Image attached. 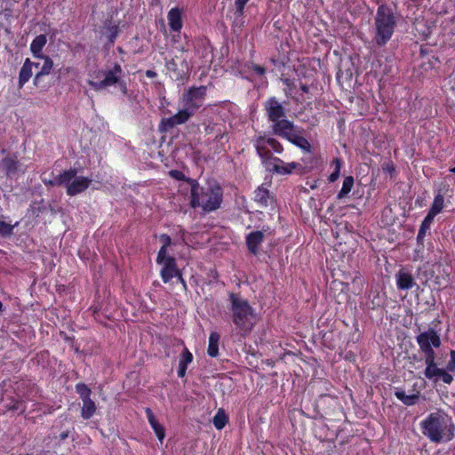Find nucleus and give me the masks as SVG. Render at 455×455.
<instances>
[{
    "mask_svg": "<svg viewBox=\"0 0 455 455\" xmlns=\"http://www.w3.org/2000/svg\"><path fill=\"white\" fill-rule=\"evenodd\" d=\"M206 92L207 87L204 85L191 86L185 91L180 99L182 108L172 116L162 118L159 131L168 132L174 127L188 123L204 105Z\"/></svg>",
    "mask_w": 455,
    "mask_h": 455,
    "instance_id": "1",
    "label": "nucleus"
},
{
    "mask_svg": "<svg viewBox=\"0 0 455 455\" xmlns=\"http://www.w3.org/2000/svg\"><path fill=\"white\" fill-rule=\"evenodd\" d=\"M228 300V309L230 320L237 334L245 338L252 331L258 322L257 312L249 300L238 293L229 292Z\"/></svg>",
    "mask_w": 455,
    "mask_h": 455,
    "instance_id": "2",
    "label": "nucleus"
},
{
    "mask_svg": "<svg viewBox=\"0 0 455 455\" xmlns=\"http://www.w3.org/2000/svg\"><path fill=\"white\" fill-rule=\"evenodd\" d=\"M423 434L432 442L450 441L454 435L451 418L442 410L432 412L421 422Z\"/></svg>",
    "mask_w": 455,
    "mask_h": 455,
    "instance_id": "3",
    "label": "nucleus"
},
{
    "mask_svg": "<svg viewBox=\"0 0 455 455\" xmlns=\"http://www.w3.org/2000/svg\"><path fill=\"white\" fill-rule=\"evenodd\" d=\"M417 342L421 352L424 354L427 365L424 375L427 379L435 380L442 370L437 367L435 353L433 349V347H439L441 346L440 337L434 329H428L427 331L421 332L417 336Z\"/></svg>",
    "mask_w": 455,
    "mask_h": 455,
    "instance_id": "4",
    "label": "nucleus"
},
{
    "mask_svg": "<svg viewBox=\"0 0 455 455\" xmlns=\"http://www.w3.org/2000/svg\"><path fill=\"white\" fill-rule=\"evenodd\" d=\"M376 43L384 45L392 36L395 26V19L392 10L387 5H380L378 8L376 18Z\"/></svg>",
    "mask_w": 455,
    "mask_h": 455,
    "instance_id": "5",
    "label": "nucleus"
},
{
    "mask_svg": "<svg viewBox=\"0 0 455 455\" xmlns=\"http://www.w3.org/2000/svg\"><path fill=\"white\" fill-rule=\"evenodd\" d=\"M263 111L267 120L271 124L274 135L279 132L282 124L292 123L287 119V109L275 96H271L263 102Z\"/></svg>",
    "mask_w": 455,
    "mask_h": 455,
    "instance_id": "6",
    "label": "nucleus"
},
{
    "mask_svg": "<svg viewBox=\"0 0 455 455\" xmlns=\"http://www.w3.org/2000/svg\"><path fill=\"white\" fill-rule=\"evenodd\" d=\"M198 204L192 208L202 207L204 212H213L220 207L223 200V189L219 184H214L207 188L200 187L196 192Z\"/></svg>",
    "mask_w": 455,
    "mask_h": 455,
    "instance_id": "7",
    "label": "nucleus"
},
{
    "mask_svg": "<svg viewBox=\"0 0 455 455\" xmlns=\"http://www.w3.org/2000/svg\"><path fill=\"white\" fill-rule=\"evenodd\" d=\"M295 128L293 122H285L284 124H282V127H280L279 132L275 135L288 140L304 151L310 152L311 145L309 141L300 134V132H297Z\"/></svg>",
    "mask_w": 455,
    "mask_h": 455,
    "instance_id": "8",
    "label": "nucleus"
},
{
    "mask_svg": "<svg viewBox=\"0 0 455 455\" xmlns=\"http://www.w3.org/2000/svg\"><path fill=\"white\" fill-rule=\"evenodd\" d=\"M123 69L120 64L115 63L113 68L104 72V78L100 82L88 80V84L95 91H100L107 87L112 86L119 83Z\"/></svg>",
    "mask_w": 455,
    "mask_h": 455,
    "instance_id": "9",
    "label": "nucleus"
},
{
    "mask_svg": "<svg viewBox=\"0 0 455 455\" xmlns=\"http://www.w3.org/2000/svg\"><path fill=\"white\" fill-rule=\"evenodd\" d=\"M165 67L173 81H183L188 76V64L186 60L178 57L166 61Z\"/></svg>",
    "mask_w": 455,
    "mask_h": 455,
    "instance_id": "10",
    "label": "nucleus"
},
{
    "mask_svg": "<svg viewBox=\"0 0 455 455\" xmlns=\"http://www.w3.org/2000/svg\"><path fill=\"white\" fill-rule=\"evenodd\" d=\"M266 136L259 135L253 140L255 150L259 156L261 163L269 168L272 165L273 156L271 151L266 147Z\"/></svg>",
    "mask_w": 455,
    "mask_h": 455,
    "instance_id": "11",
    "label": "nucleus"
},
{
    "mask_svg": "<svg viewBox=\"0 0 455 455\" xmlns=\"http://www.w3.org/2000/svg\"><path fill=\"white\" fill-rule=\"evenodd\" d=\"M169 175L172 179L179 181H186L188 184L191 186V200L190 205L195 206L198 204L196 192L198 190V181L195 179L186 177L183 172L180 170H171L169 171Z\"/></svg>",
    "mask_w": 455,
    "mask_h": 455,
    "instance_id": "12",
    "label": "nucleus"
},
{
    "mask_svg": "<svg viewBox=\"0 0 455 455\" xmlns=\"http://www.w3.org/2000/svg\"><path fill=\"white\" fill-rule=\"evenodd\" d=\"M3 406L6 411H19L23 414L26 411V403L18 396L5 394L2 398Z\"/></svg>",
    "mask_w": 455,
    "mask_h": 455,
    "instance_id": "13",
    "label": "nucleus"
},
{
    "mask_svg": "<svg viewBox=\"0 0 455 455\" xmlns=\"http://www.w3.org/2000/svg\"><path fill=\"white\" fill-rule=\"evenodd\" d=\"M300 164L295 162L284 163L281 158L275 156L272 160V165L267 168L270 172L280 174H291L295 169L299 167Z\"/></svg>",
    "mask_w": 455,
    "mask_h": 455,
    "instance_id": "14",
    "label": "nucleus"
},
{
    "mask_svg": "<svg viewBox=\"0 0 455 455\" xmlns=\"http://www.w3.org/2000/svg\"><path fill=\"white\" fill-rule=\"evenodd\" d=\"M163 267L160 270V276L164 283L171 282L180 271L176 259L174 257L168 258L166 262L161 264Z\"/></svg>",
    "mask_w": 455,
    "mask_h": 455,
    "instance_id": "15",
    "label": "nucleus"
},
{
    "mask_svg": "<svg viewBox=\"0 0 455 455\" xmlns=\"http://www.w3.org/2000/svg\"><path fill=\"white\" fill-rule=\"evenodd\" d=\"M92 180L84 176H76L67 188L66 193L69 196H75L84 192L91 185Z\"/></svg>",
    "mask_w": 455,
    "mask_h": 455,
    "instance_id": "16",
    "label": "nucleus"
},
{
    "mask_svg": "<svg viewBox=\"0 0 455 455\" xmlns=\"http://www.w3.org/2000/svg\"><path fill=\"white\" fill-rule=\"evenodd\" d=\"M265 235L263 231H252L246 235L245 244L250 253L257 255L260 244L264 242Z\"/></svg>",
    "mask_w": 455,
    "mask_h": 455,
    "instance_id": "17",
    "label": "nucleus"
},
{
    "mask_svg": "<svg viewBox=\"0 0 455 455\" xmlns=\"http://www.w3.org/2000/svg\"><path fill=\"white\" fill-rule=\"evenodd\" d=\"M168 24L171 31L180 32L183 26L182 12L179 7L172 8L167 14Z\"/></svg>",
    "mask_w": 455,
    "mask_h": 455,
    "instance_id": "18",
    "label": "nucleus"
},
{
    "mask_svg": "<svg viewBox=\"0 0 455 455\" xmlns=\"http://www.w3.org/2000/svg\"><path fill=\"white\" fill-rule=\"evenodd\" d=\"M2 167L6 176L15 175L20 168V161L16 154H10L1 161Z\"/></svg>",
    "mask_w": 455,
    "mask_h": 455,
    "instance_id": "19",
    "label": "nucleus"
},
{
    "mask_svg": "<svg viewBox=\"0 0 455 455\" xmlns=\"http://www.w3.org/2000/svg\"><path fill=\"white\" fill-rule=\"evenodd\" d=\"M145 413L151 428L155 432L157 439L162 443L165 437V429L164 426L158 422L150 408H146Z\"/></svg>",
    "mask_w": 455,
    "mask_h": 455,
    "instance_id": "20",
    "label": "nucleus"
},
{
    "mask_svg": "<svg viewBox=\"0 0 455 455\" xmlns=\"http://www.w3.org/2000/svg\"><path fill=\"white\" fill-rule=\"evenodd\" d=\"M40 63L32 62L29 59H26L19 74V88L21 89L27 82L31 78L32 68H38Z\"/></svg>",
    "mask_w": 455,
    "mask_h": 455,
    "instance_id": "21",
    "label": "nucleus"
},
{
    "mask_svg": "<svg viewBox=\"0 0 455 455\" xmlns=\"http://www.w3.org/2000/svg\"><path fill=\"white\" fill-rule=\"evenodd\" d=\"M253 194L254 201L262 208H267L273 202L269 190L263 185L258 187Z\"/></svg>",
    "mask_w": 455,
    "mask_h": 455,
    "instance_id": "22",
    "label": "nucleus"
},
{
    "mask_svg": "<svg viewBox=\"0 0 455 455\" xmlns=\"http://www.w3.org/2000/svg\"><path fill=\"white\" fill-rule=\"evenodd\" d=\"M76 168H69L68 170L64 171L60 173L54 181H50L51 185H58V186H65L66 188L71 182L75 180L77 175Z\"/></svg>",
    "mask_w": 455,
    "mask_h": 455,
    "instance_id": "23",
    "label": "nucleus"
},
{
    "mask_svg": "<svg viewBox=\"0 0 455 455\" xmlns=\"http://www.w3.org/2000/svg\"><path fill=\"white\" fill-rule=\"evenodd\" d=\"M39 60H42L44 61L42 67L40 68V70L36 74L34 77V84L37 86L40 83V78L44 76H47L52 72V69L53 68V61L52 60L47 56V55H42V57L38 58Z\"/></svg>",
    "mask_w": 455,
    "mask_h": 455,
    "instance_id": "24",
    "label": "nucleus"
},
{
    "mask_svg": "<svg viewBox=\"0 0 455 455\" xmlns=\"http://www.w3.org/2000/svg\"><path fill=\"white\" fill-rule=\"evenodd\" d=\"M396 283L397 287L401 290H409L416 284L412 275L403 270H400L396 274Z\"/></svg>",
    "mask_w": 455,
    "mask_h": 455,
    "instance_id": "25",
    "label": "nucleus"
},
{
    "mask_svg": "<svg viewBox=\"0 0 455 455\" xmlns=\"http://www.w3.org/2000/svg\"><path fill=\"white\" fill-rule=\"evenodd\" d=\"M46 43H47V38H46V36L44 34L36 36L33 39V41L30 44V51H31L34 58H39V57H42V55H44L43 48L45 46Z\"/></svg>",
    "mask_w": 455,
    "mask_h": 455,
    "instance_id": "26",
    "label": "nucleus"
},
{
    "mask_svg": "<svg viewBox=\"0 0 455 455\" xmlns=\"http://www.w3.org/2000/svg\"><path fill=\"white\" fill-rule=\"evenodd\" d=\"M220 335L217 331H212L209 336V344L207 354L211 357H217L219 355V343Z\"/></svg>",
    "mask_w": 455,
    "mask_h": 455,
    "instance_id": "27",
    "label": "nucleus"
},
{
    "mask_svg": "<svg viewBox=\"0 0 455 455\" xmlns=\"http://www.w3.org/2000/svg\"><path fill=\"white\" fill-rule=\"evenodd\" d=\"M395 395L397 399H399L403 404L407 406L416 404L419 399V392H417L416 394L412 395H406L403 390L399 388L395 389Z\"/></svg>",
    "mask_w": 455,
    "mask_h": 455,
    "instance_id": "28",
    "label": "nucleus"
},
{
    "mask_svg": "<svg viewBox=\"0 0 455 455\" xmlns=\"http://www.w3.org/2000/svg\"><path fill=\"white\" fill-rule=\"evenodd\" d=\"M82 402L81 417L84 419H90L96 412V403L92 399H87Z\"/></svg>",
    "mask_w": 455,
    "mask_h": 455,
    "instance_id": "29",
    "label": "nucleus"
},
{
    "mask_svg": "<svg viewBox=\"0 0 455 455\" xmlns=\"http://www.w3.org/2000/svg\"><path fill=\"white\" fill-rule=\"evenodd\" d=\"M228 422V415L225 413L223 409H219L212 419V423L215 428L218 430H221L225 427Z\"/></svg>",
    "mask_w": 455,
    "mask_h": 455,
    "instance_id": "30",
    "label": "nucleus"
},
{
    "mask_svg": "<svg viewBox=\"0 0 455 455\" xmlns=\"http://www.w3.org/2000/svg\"><path fill=\"white\" fill-rule=\"evenodd\" d=\"M443 196L440 194H438L433 202V204L427 213V215L431 216L432 218H435L443 208Z\"/></svg>",
    "mask_w": 455,
    "mask_h": 455,
    "instance_id": "31",
    "label": "nucleus"
},
{
    "mask_svg": "<svg viewBox=\"0 0 455 455\" xmlns=\"http://www.w3.org/2000/svg\"><path fill=\"white\" fill-rule=\"evenodd\" d=\"M353 185H354V178L352 176L346 177L343 180L342 188L338 194V198L341 199V198L347 196L350 193V191L353 188Z\"/></svg>",
    "mask_w": 455,
    "mask_h": 455,
    "instance_id": "32",
    "label": "nucleus"
},
{
    "mask_svg": "<svg viewBox=\"0 0 455 455\" xmlns=\"http://www.w3.org/2000/svg\"><path fill=\"white\" fill-rule=\"evenodd\" d=\"M76 392L79 395L82 401L91 399L92 390L83 382H79L76 385Z\"/></svg>",
    "mask_w": 455,
    "mask_h": 455,
    "instance_id": "33",
    "label": "nucleus"
},
{
    "mask_svg": "<svg viewBox=\"0 0 455 455\" xmlns=\"http://www.w3.org/2000/svg\"><path fill=\"white\" fill-rule=\"evenodd\" d=\"M434 218H432L429 215H427L424 219V220L421 223L420 228L419 230L417 240L418 242H420L424 239L426 235V231L429 229L431 223L433 222Z\"/></svg>",
    "mask_w": 455,
    "mask_h": 455,
    "instance_id": "34",
    "label": "nucleus"
},
{
    "mask_svg": "<svg viewBox=\"0 0 455 455\" xmlns=\"http://www.w3.org/2000/svg\"><path fill=\"white\" fill-rule=\"evenodd\" d=\"M331 166L334 167V170L330 174L328 180L330 182H335L339 179V174H340V170H341V166H342L341 159L334 158L333 161L331 162Z\"/></svg>",
    "mask_w": 455,
    "mask_h": 455,
    "instance_id": "35",
    "label": "nucleus"
},
{
    "mask_svg": "<svg viewBox=\"0 0 455 455\" xmlns=\"http://www.w3.org/2000/svg\"><path fill=\"white\" fill-rule=\"evenodd\" d=\"M194 356L189 349L185 347L180 354L179 365L187 367L193 362Z\"/></svg>",
    "mask_w": 455,
    "mask_h": 455,
    "instance_id": "36",
    "label": "nucleus"
},
{
    "mask_svg": "<svg viewBox=\"0 0 455 455\" xmlns=\"http://www.w3.org/2000/svg\"><path fill=\"white\" fill-rule=\"evenodd\" d=\"M120 32L118 25H112L107 28L106 36L110 44H114Z\"/></svg>",
    "mask_w": 455,
    "mask_h": 455,
    "instance_id": "37",
    "label": "nucleus"
},
{
    "mask_svg": "<svg viewBox=\"0 0 455 455\" xmlns=\"http://www.w3.org/2000/svg\"><path fill=\"white\" fill-rule=\"evenodd\" d=\"M266 143L271 147L272 150L276 154H282L284 150L283 145L273 137L266 138Z\"/></svg>",
    "mask_w": 455,
    "mask_h": 455,
    "instance_id": "38",
    "label": "nucleus"
},
{
    "mask_svg": "<svg viewBox=\"0 0 455 455\" xmlns=\"http://www.w3.org/2000/svg\"><path fill=\"white\" fill-rule=\"evenodd\" d=\"M13 226L0 220V235L7 237L12 235Z\"/></svg>",
    "mask_w": 455,
    "mask_h": 455,
    "instance_id": "39",
    "label": "nucleus"
},
{
    "mask_svg": "<svg viewBox=\"0 0 455 455\" xmlns=\"http://www.w3.org/2000/svg\"><path fill=\"white\" fill-rule=\"evenodd\" d=\"M249 1L250 0H235V15L236 17H242L243 15L244 7Z\"/></svg>",
    "mask_w": 455,
    "mask_h": 455,
    "instance_id": "40",
    "label": "nucleus"
},
{
    "mask_svg": "<svg viewBox=\"0 0 455 455\" xmlns=\"http://www.w3.org/2000/svg\"><path fill=\"white\" fill-rule=\"evenodd\" d=\"M171 256L168 255V250H167V247H162L159 249L158 252H157V256H156V263L157 264H162L164 262H166L168 258H170Z\"/></svg>",
    "mask_w": 455,
    "mask_h": 455,
    "instance_id": "41",
    "label": "nucleus"
},
{
    "mask_svg": "<svg viewBox=\"0 0 455 455\" xmlns=\"http://www.w3.org/2000/svg\"><path fill=\"white\" fill-rule=\"evenodd\" d=\"M438 379H442L445 384H451L453 380V377L445 370L442 369L441 373L438 374L436 379H435V381H437Z\"/></svg>",
    "mask_w": 455,
    "mask_h": 455,
    "instance_id": "42",
    "label": "nucleus"
},
{
    "mask_svg": "<svg viewBox=\"0 0 455 455\" xmlns=\"http://www.w3.org/2000/svg\"><path fill=\"white\" fill-rule=\"evenodd\" d=\"M282 82L283 85L287 87V90H285V95H290L291 93V91L295 88L293 80L290 78H283L282 79Z\"/></svg>",
    "mask_w": 455,
    "mask_h": 455,
    "instance_id": "43",
    "label": "nucleus"
},
{
    "mask_svg": "<svg viewBox=\"0 0 455 455\" xmlns=\"http://www.w3.org/2000/svg\"><path fill=\"white\" fill-rule=\"evenodd\" d=\"M159 240L162 243V247H169L171 244H172V240L171 236L167 234H161L159 235Z\"/></svg>",
    "mask_w": 455,
    "mask_h": 455,
    "instance_id": "44",
    "label": "nucleus"
},
{
    "mask_svg": "<svg viewBox=\"0 0 455 455\" xmlns=\"http://www.w3.org/2000/svg\"><path fill=\"white\" fill-rule=\"evenodd\" d=\"M251 69L259 76H265V74L267 72L266 68H264L260 65L255 64V63H251Z\"/></svg>",
    "mask_w": 455,
    "mask_h": 455,
    "instance_id": "45",
    "label": "nucleus"
},
{
    "mask_svg": "<svg viewBox=\"0 0 455 455\" xmlns=\"http://www.w3.org/2000/svg\"><path fill=\"white\" fill-rule=\"evenodd\" d=\"M446 369L448 371H455V351H451V359L447 363Z\"/></svg>",
    "mask_w": 455,
    "mask_h": 455,
    "instance_id": "46",
    "label": "nucleus"
},
{
    "mask_svg": "<svg viewBox=\"0 0 455 455\" xmlns=\"http://www.w3.org/2000/svg\"><path fill=\"white\" fill-rule=\"evenodd\" d=\"M382 169L384 172H388V173H392L393 172H395V167H394V164L391 161H387V162H385L382 165Z\"/></svg>",
    "mask_w": 455,
    "mask_h": 455,
    "instance_id": "47",
    "label": "nucleus"
},
{
    "mask_svg": "<svg viewBox=\"0 0 455 455\" xmlns=\"http://www.w3.org/2000/svg\"><path fill=\"white\" fill-rule=\"evenodd\" d=\"M174 277L177 278L178 282L182 285L183 289L184 290H187L188 289V285H187V282L185 281V279L183 278L182 276V274H181V271L180 270L178 272V275H175Z\"/></svg>",
    "mask_w": 455,
    "mask_h": 455,
    "instance_id": "48",
    "label": "nucleus"
},
{
    "mask_svg": "<svg viewBox=\"0 0 455 455\" xmlns=\"http://www.w3.org/2000/svg\"><path fill=\"white\" fill-rule=\"evenodd\" d=\"M217 130V124H208L205 128H204V132L206 134H213L215 133Z\"/></svg>",
    "mask_w": 455,
    "mask_h": 455,
    "instance_id": "49",
    "label": "nucleus"
},
{
    "mask_svg": "<svg viewBox=\"0 0 455 455\" xmlns=\"http://www.w3.org/2000/svg\"><path fill=\"white\" fill-rule=\"evenodd\" d=\"M214 134H215L214 140L217 141H220L226 135V132H222L220 128H218Z\"/></svg>",
    "mask_w": 455,
    "mask_h": 455,
    "instance_id": "50",
    "label": "nucleus"
},
{
    "mask_svg": "<svg viewBox=\"0 0 455 455\" xmlns=\"http://www.w3.org/2000/svg\"><path fill=\"white\" fill-rule=\"evenodd\" d=\"M116 84H118V86L120 87V90L121 92L124 93V94H126L127 93V84L123 80H119V83H117Z\"/></svg>",
    "mask_w": 455,
    "mask_h": 455,
    "instance_id": "51",
    "label": "nucleus"
},
{
    "mask_svg": "<svg viewBox=\"0 0 455 455\" xmlns=\"http://www.w3.org/2000/svg\"><path fill=\"white\" fill-rule=\"evenodd\" d=\"M387 143V140H385V138H380L379 140H377V139H376V140H375V141H374V144H375V145H376V147H378V148H379H379H381V147H386Z\"/></svg>",
    "mask_w": 455,
    "mask_h": 455,
    "instance_id": "52",
    "label": "nucleus"
},
{
    "mask_svg": "<svg viewBox=\"0 0 455 455\" xmlns=\"http://www.w3.org/2000/svg\"><path fill=\"white\" fill-rule=\"evenodd\" d=\"M187 370H188V368H187V367H183V366L179 365V368H178V376H179L180 378H184V377L186 376Z\"/></svg>",
    "mask_w": 455,
    "mask_h": 455,
    "instance_id": "53",
    "label": "nucleus"
},
{
    "mask_svg": "<svg viewBox=\"0 0 455 455\" xmlns=\"http://www.w3.org/2000/svg\"><path fill=\"white\" fill-rule=\"evenodd\" d=\"M70 430H65V431H62L60 435H59V440L60 441H64L66 440L69 435H70Z\"/></svg>",
    "mask_w": 455,
    "mask_h": 455,
    "instance_id": "54",
    "label": "nucleus"
},
{
    "mask_svg": "<svg viewBox=\"0 0 455 455\" xmlns=\"http://www.w3.org/2000/svg\"><path fill=\"white\" fill-rule=\"evenodd\" d=\"M146 76L148 78H155L157 76V73L154 70L149 69L146 71Z\"/></svg>",
    "mask_w": 455,
    "mask_h": 455,
    "instance_id": "55",
    "label": "nucleus"
},
{
    "mask_svg": "<svg viewBox=\"0 0 455 455\" xmlns=\"http://www.w3.org/2000/svg\"><path fill=\"white\" fill-rule=\"evenodd\" d=\"M299 87L304 93H309V86L307 84L300 83Z\"/></svg>",
    "mask_w": 455,
    "mask_h": 455,
    "instance_id": "56",
    "label": "nucleus"
},
{
    "mask_svg": "<svg viewBox=\"0 0 455 455\" xmlns=\"http://www.w3.org/2000/svg\"><path fill=\"white\" fill-rule=\"evenodd\" d=\"M450 171H451V172L455 173V166H454V167H452V168H451V169H450Z\"/></svg>",
    "mask_w": 455,
    "mask_h": 455,
    "instance_id": "57",
    "label": "nucleus"
},
{
    "mask_svg": "<svg viewBox=\"0 0 455 455\" xmlns=\"http://www.w3.org/2000/svg\"><path fill=\"white\" fill-rule=\"evenodd\" d=\"M3 309V303L0 301V312L2 311Z\"/></svg>",
    "mask_w": 455,
    "mask_h": 455,
    "instance_id": "58",
    "label": "nucleus"
},
{
    "mask_svg": "<svg viewBox=\"0 0 455 455\" xmlns=\"http://www.w3.org/2000/svg\"><path fill=\"white\" fill-rule=\"evenodd\" d=\"M337 79L339 80V73L337 74Z\"/></svg>",
    "mask_w": 455,
    "mask_h": 455,
    "instance_id": "59",
    "label": "nucleus"
}]
</instances>
